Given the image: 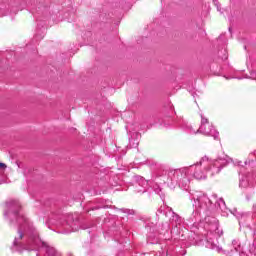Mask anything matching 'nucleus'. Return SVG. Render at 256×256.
Segmentation results:
<instances>
[{"label": "nucleus", "mask_w": 256, "mask_h": 256, "mask_svg": "<svg viewBox=\"0 0 256 256\" xmlns=\"http://www.w3.org/2000/svg\"><path fill=\"white\" fill-rule=\"evenodd\" d=\"M223 167H227V160L224 158L211 160L209 157L204 156L198 163L190 166V169H194L193 175L195 179H207V173H210L212 177L219 175Z\"/></svg>", "instance_id": "nucleus-1"}, {"label": "nucleus", "mask_w": 256, "mask_h": 256, "mask_svg": "<svg viewBox=\"0 0 256 256\" xmlns=\"http://www.w3.org/2000/svg\"><path fill=\"white\" fill-rule=\"evenodd\" d=\"M166 173L168 175V185L170 184L173 187L179 185L182 189H187V187H189V183H191V180L187 175V173H189V168L168 169L166 170Z\"/></svg>", "instance_id": "nucleus-2"}, {"label": "nucleus", "mask_w": 256, "mask_h": 256, "mask_svg": "<svg viewBox=\"0 0 256 256\" xmlns=\"http://www.w3.org/2000/svg\"><path fill=\"white\" fill-rule=\"evenodd\" d=\"M200 117H201V124L196 133H202V135H207L208 137L219 139V132L215 130L213 125L209 124V119L204 117L203 114H201Z\"/></svg>", "instance_id": "nucleus-3"}, {"label": "nucleus", "mask_w": 256, "mask_h": 256, "mask_svg": "<svg viewBox=\"0 0 256 256\" xmlns=\"http://www.w3.org/2000/svg\"><path fill=\"white\" fill-rule=\"evenodd\" d=\"M194 207L196 211H208L211 207V200L205 195V193H198L194 196Z\"/></svg>", "instance_id": "nucleus-4"}, {"label": "nucleus", "mask_w": 256, "mask_h": 256, "mask_svg": "<svg viewBox=\"0 0 256 256\" xmlns=\"http://www.w3.org/2000/svg\"><path fill=\"white\" fill-rule=\"evenodd\" d=\"M173 211V209L169 208L167 205H162L160 208L157 210V215H167V213Z\"/></svg>", "instance_id": "nucleus-5"}, {"label": "nucleus", "mask_w": 256, "mask_h": 256, "mask_svg": "<svg viewBox=\"0 0 256 256\" xmlns=\"http://www.w3.org/2000/svg\"><path fill=\"white\" fill-rule=\"evenodd\" d=\"M121 213H126V215H135V211L127 208H121Z\"/></svg>", "instance_id": "nucleus-6"}, {"label": "nucleus", "mask_w": 256, "mask_h": 256, "mask_svg": "<svg viewBox=\"0 0 256 256\" xmlns=\"http://www.w3.org/2000/svg\"><path fill=\"white\" fill-rule=\"evenodd\" d=\"M106 204L104 205H98L97 209H107V207H109V201L105 202Z\"/></svg>", "instance_id": "nucleus-7"}, {"label": "nucleus", "mask_w": 256, "mask_h": 256, "mask_svg": "<svg viewBox=\"0 0 256 256\" xmlns=\"http://www.w3.org/2000/svg\"><path fill=\"white\" fill-rule=\"evenodd\" d=\"M206 247H208L209 249H215V244L213 243H209V241L206 243Z\"/></svg>", "instance_id": "nucleus-8"}, {"label": "nucleus", "mask_w": 256, "mask_h": 256, "mask_svg": "<svg viewBox=\"0 0 256 256\" xmlns=\"http://www.w3.org/2000/svg\"><path fill=\"white\" fill-rule=\"evenodd\" d=\"M218 205H219V207H223V205H225V200L220 198L219 201H218Z\"/></svg>", "instance_id": "nucleus-9"}, {"label": "nucleus", "mask_w": 256, "mask_h": 256, "mask_svg": "<svg viewBox=\"0 0 256 256\" xmlns=\"http://www.w3.org/2000/svg\"><path fill=\"white\" fill-rule=\"evenodd\" d=\"M0 169H7V164L0 162Z\"/></svg>", "instance_id": "nucleus-10"}, {"label": "nucleus", "mask_w": 256, "mask_h": 256, "mask_svg": "<svg viewBox=\"0 0 256 256\" xmlns=\"http://www.w3.org/2000/svg\"><path fill=\"white\" fill-rule=\"evenodd\" d=\"M173 219H174L175 221H179V215L173 213Z\"/></svg>", "instance_id": "nucleus-11"}, {"label": "nucleus", "mask_w": 256, "mask_h": 256, "mask_svg": "<svg viewBox=\"0 0 256 256\" xmlns=\"http://www.w3.org/2000/svg\"><path fill=\"white\" fill-rule=\"evenodd\" d=\"M107 189H109V183H106V185H105V189H103L102 191H103V193H105V191H107Z\"/></svg>", "instance_id": "nucleus-12"}, {"label": "nucleus", "mask_w": 256, "mask_h": 256, "mask_svg": "<svg viewBox=\"0 0 256 256\" xmlns=\"http://www.w3.org/2000/svg\"><path fill=\"white\" fill-rule=\"evenodd\" d=\"M98 185H99L100 187H103V181L98 182Z\"/></svg>", "instance_id": "nucleus-13"}]
</instances>
